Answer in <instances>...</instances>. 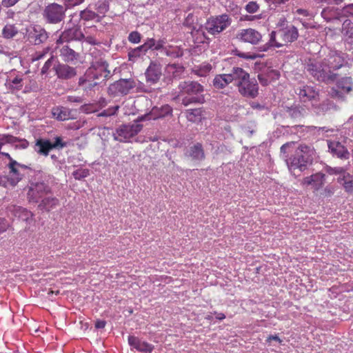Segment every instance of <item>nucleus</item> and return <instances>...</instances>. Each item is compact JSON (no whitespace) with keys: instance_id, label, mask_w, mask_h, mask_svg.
Masks as SVG:
<instances>
[{"instance_id":"2f4dec72","label":"nucleus","mask_w":353,"mask_h":353,"mask_svg":"<svg viewBox=\"0 0 353 353\" xmlns=\"http://www.w3.org/2000/svg\"><path fill=\"white\" fill-rule=\"evenodd\" d=\"M39 202V208L46 212H50L59 204V199L54 196H44Z\"/></svg>"},{"instance_id":"5fc2aeb1","label":"nucleus","mask_w":353,"mask_h":353,"mask_svg":"<svg viewBox=\"0 0 353 353\" xmlns=\"http://www.w3.org/2000/svg\"><path fill=\"white\" fill-rule=\"evenodd\" d=\"M155 46V40L153 38L148 39L143 45H141V48L143 50L145 53L148 52V50L152 49V48H154Z\"/></svg>"},{"instance_id":"dca6fc26","label":"nucleus","mask_w":353,"mask_h":353,"mask_svg":"<svg viewBox=\"0 0 353 353\" xmlns=\"http://www.w3.org/2000/svg\"><path fill=\"white\" fill-rule=\"evenodd\" d=\"M96 75L93 72V69L88 68L85 74L79 78V86L85 92L92 90L99 83V80L96 78Z\"/></svg>"},{"instance_id":"6ab92c4d","label":"nucleus","mask_w":353,"mask_h":353,"mask_svg":"<svg viewBox=\"0 0 353 353\" xmlns=\"http://www.w3.org/2000/svg\"><path fill=\"white\" fill-rule=\"evenodd\" d=\"M65 10L62 6L52 3L46 7L45 16L50 23H56L60 22L64 16Z\"/></svg>"},{"instance_id":"680f3d73","label":"nucleus","mask_w":353,"mask_h":353,"mask_svg":"<svg viewBox=\"0 0 353 353\" xmlns=\"http://www.w3.org/2000/svg\"><path fill=\"white\" fill-rule=\"evenodd\" d=\"M71 30H75L72 32V35L73 40H80L84 37L83 33L77 28H70Z\"/></svg>"},{"instance_id":"774afa93","label":"nucleus","mask_w":353,"mask_h":353,"mask_svg":"<svg viewBox=\"0 0 353 353\" xmlns=\"http://www.w3.org/2000/svg\"><path fill=\"white\" fill-rule=\"evenodd\" d=\"M106 325V322L103 320H97L95 323V327L97 329L104 328Z\"/></svg>"},{"instance_id":"f257e3e1","label":"nucleus","mask_w":353,"mask_h":353,"mask_svg":"<svg viewBox=\"0 0 353 353\" xmlns=\"http://www.w3.org/2000/svg\"><path fill=\"white\" fill-rule=\"evenodd\" d=\"M296 142L290 141L283 144L281 148V154L285 159L290 170H305L307 165L313 161V150L306 145L301 144L295 148Z\"/></svg>"},{"instance_id":"a211bd4d","label":"nucleus","mask_w":353,"mask_h":353,"mask_svg":"<svg viewBox=\"0 0 353 353\" xmlns=\"http://www.w3.org/2000/svg\"><path fill=\"white\" fill-rule=\"evenodd\" d=\"M146 82L150 85L157 83L162 76V66L157 61H151L145 72Z\"/></svg>"},{"instance_id":"a18cd8bd","label":"nucleus","mask_w":353,"mask_h":353,"mask_svg":"<svg viewBox=\"0 0 353 353\" xmlns=\"http://www.w3.org/2000/svg\"><path fill=\"white\" fill-rule=\"evenodd\" d=\"M74 31V30H71L70 29H68L63 32L60 35L59 39L57 41V44L62 43L63 42H68L71 40H73L72 34Z\"/></svg>"},{"instance_id":"69168bd1","label":"nucleus","mask_w":353,"mask_h":353,"mask_svg":"<svg viewBox=\"0 0 353 353\" xmlns=\"http://www.w3.org/2000/svg\"><path fill=\"white\" fill-rule=\"evenodd\" d=\"M265 1L267 3L274 4L276 6H279L281 4H284L285 3L288 1V0H265Z\"/></svg>"},{"instance_id":"0e129e2a","label":"nucleus","mask_w":353,"mask_h":353,"mask_svg":"<svg viewBox=\"0 0 353 353\" xmlns=\"http://www.w3.org/2000/svg\"><path fill=\"white\" fill-rule=\"evenodd\" d=\"M20 0H2L1 4L5 8H9V7L14 6Z\"/></svg>"},{"instance_id":"a878e982","label":"nucleus","mask_w":353,"mask_h":353,"mask_svg":"<svg viewBox=\"0 0 353 353\" xmlns=\"http://www.w3.org/2000/svg\"><path fill=\"white\" fill-rule=\"evenodd\" d=\"M34 150L39 154L47 157L52 150L51 141L48 139H38L35 141Z\"/></svg>"},{"instance_id":"4d7b16f0","label":"nucleus","mask_w":353,"mask_h":353,"mask_svg":"<svg viewBox=\"0 0 353 353\" xmlns=\"http://www.w3.org/2000/svg\"><path fill=\"white\" fill-rule=\"evenodd\" d=\"M49 51H50V48H44L41 51L36 52V53L34 54V55L32 58V60L38 61V60L43 59L46 56V54L49 52Z\"/></svg>"},{"instance_id":"f704fd0d","label":"nucleus","mask_w":353,"mask_h":353,"mask_svg":"<svg viewBox=\"0 0 353 353\" xmlns=\"http://www.w3.org/2000/svg\"><path fill=\"white\" fill-rule=\"evenodd\" d=\"M341 14L337 9L333 8H324L321 12L322 17L327 21H331L334 19H339Z\"/></svg>"},{"instance_id":"8fccbe9b","label":"nucleus","mask_w":353,"mask_h":353,"mask_svg":"<svg viewBox=\"0 0 353 353\" xmlns=\"http://www.w3.org/2000/svg\"><path fill=\"white\" fill-rule=\"evenodd\" d=\"M119 109V105H114L112 107H110V108L103 110V112H101L100 115L103 116V117H110L112 115H114L117 114Z\"/></svg>"},{"instance_id":"4c0bfd02","label":"nucleus","mask_w":353,"mask_h":353,"mask_svg":"<svg viewBox=\"0 0 353 353\" xmlns=\"http://www.w3.org/2000/svg\"><path fill=\"white\" fill-rule=\"evenodd\" d=\"M165 54L172 58L181 57L183 54L182 48L179 46H168L164 48Z\"/></svg>"},{"instance_id":"f8f14e48","label":"nucleus","mask_w":353,"mask_h":353,"mask_svg":"<svg viewBox=\"0 0 353 353\" xmlns=\"http://www.w3.org/2000/svg\"><path fill=\"white\" fill-rule=\"evenodd\" d=\"M299 99L304 103L318 101L319 100V92L315 86L303 85L295 90Z\"/></svg>"},{"instance_id":"5701e85b","label":"nucleus","mask_w":353,"mask_h":353,"mask_svg":"<svg viewBox=\"0 0 353 353\" xmlns=\"http://www.w3.org/2000/svg\"><path fill=\"white\" fill-rule=\"evenodd\" d=\"M325 175L321 172H317L310 176L305 177L302 181L303 185H312L314 190L321 188L325 182Z\"/></svg>"},{"instance_id":"f3484780","label":"nucleus","mask_w":353,"mask_h":353,"mask_svg":"<svg viewBox=\"0 0 353 353\" xmlns=\"http://www.w3.org/2000/svg\"><path fill=\"white\" fill-rule=\"evenodd\" d=\"M328 70H337L341 68L345 62L344 54L341 52H331L324 59Z\"/></svg>"},{"instance_id":"cd10ccee","label":"nucleus","mask_w":353,"mask_h":353,"mask_svg":"<svg viewBox=\"0 0 353 353\" xmlns=\"http://www.w3.org/2000/svg\"><path fill=\"white\" fill-rule=\"evenodd\" d=\"M280 74L278 71L266 68L265 72L259 73L257 76L259 83L262 85H268L272 81L278 79Z\"/></svg>"},{"instance_id":"37998d69","label":"nucleus","mask_w":353,"mask_h":353,"mask_svg":"<svg viewBox=\"0 0 353 353\" xmlns=\"http://www.w3.org/2000/svg\"><path fill=\"white\" fill-rule=\"evenodd\" d=\"M21 141L18 137H14L11 134H3L1 137L0 138V150H1V148L3 145L7 143H15L17 142H19Z\"/></svg>"},{"instance_id":"473e14b6","label":"nucleus","mask_w":353,"mask_h":353,"mask_svg":"<svg viewBox=\"0 0 353 353\" xmlns=\"http://www.w3.org/2000/svg\"><path fill=\"white\" fill-rule=\"evenodd\" d=\"M60 56L64 61L70 62L77 60L79 55L68 46H64L60 50Z\"/></svg>"},{"instance_id":"7c9ffc66","label":"nucleus","mask_w":353,"mask_h":353,"mask_svg":"<svg viewBox=\"0 0 353 353\" xmlns=\"http://www.w3.org/2000/svg\"><path fill=\"white\" fill-rule=\"evenodd\" d=\"M52 114L54 118L59 121H66L73 119L72 111L63 106H58L52 108Z\"/></svg>"},{"instance_id":"4468645a","label":"nucleus","mask_w":353,"mask_h":353,"mask_svg":"<svg viewBox=\"0 0 353 353\" xmlns=\"http://www.w3.org/2000/svg\"><path fill=\"white\" fill-rule=\"evenodd\" d=\"M135 121L134 123L123 125L117 130V134L120 141H128L130 139L136 136L143 128V125Z\"/></svg>"},{"instance_id":"4be33fe9","label":"nucleus","mask_w":353,"mask_h":353,"mask_svg":"<svg viewBox=\"0 0 353 353\" xmlns=\"http://www.w3.org/2000/svg\"><path fill=\"white\" fill-rule=\"evenodd\" d=\"M330 152L341 159H348L350 152L339 141H328L327 143Z\"/></svg>"},{"instance_id":"c85d7f7f","label":"nucleus","mask_w":353,"mask_h":353,"mask_svg":"<svg viewBox=\"0 0 353 353\" xmlns=\"http://www.w3.org/2000/svg\"><path fill=\"white\" fill-rule=\"evenodd\" d=\"M184 72V68L180 64H168L164 70V75L168 78H179Z\"/></svg>"},{"instance_id":"9d476101","label":"nucleus","mask_w":353,"mask_h":353,"mask_svg":"<svg viewBox=\"0 0 353 353\" xmlns=\"http://www.w3.org/2000/svg\"><path fill=\"white\" fill-rule=\"evenodd\" d=\"M135 86L136 82L134 79H121L109 85L108 92L112 97L126 95Z\"/></svg>"},{"instance_id":"6e6d98bb","label":"nucleus","mask_w":353,"mask_h":353,"mask_svg":"<svg viewBox=\"0 0 353 353\" xmlns=\"http://www.w3.org/2000/svg\"><path fill=\"white\" fill-rule=\"evenodd\" d=\"M341 14L345 17H353V3L344 6L341 10Z\"/></svg>"},{"instance_id":"79ce46f5","label":"nucleus","mask_w":353,"mask_h":353,"mask_svg":"<svg viewBox=\"0 0 353 353\" xmlns=\"http://www.w3.org/2000/svg\"><path fill=\"white\" fill-rule=\"evenodd\" d=\"M145 54V52L142 50L141 46H139L128 52V59L131 61H135L137 58L141 57L142 55Z\"/></svg>"},{"instance_id":"de8ad7c7","label":"nucleus","mask_w":353,"mask_h":353,"mask_svg":"<svg viewBox=\"0 0 353 353\" xmlns=\"http://www.w3.org/2000/svg\"><path fill=\"white\" fill-rule=\"evenodd\" d=\"M81 18L87 21L94 19L99 21V14L95 13L94 12L89 10H85L81 12Z\"/></svg>"},{"instance_id":"338daca9","label":"nucleus","mask_w":353,"mask_h":353,"mask_svg":"<svg viewBox=\"0 0 353 353\" xmlns=\"http://www.w3.org/2000/svg\"><path fill=\"white\" fill-rule=\"evenodd\" d=\"M271 341H275L279 342V343H282V340L277 335H270L267 339V342H270Z\"/></svg>"},{"instance_id":"412c9836","label":"nucleus","mask_w":353,"mask_h":353,"mask_svg":"<svg viewBox=\"0 0 353 353\" xmlns=\"http://www.w3.org/2000/svg\"><path fill=\"white\" fill-rule=\"evenodd\" d=\"M236 67L233 68L228 74H217L213 80V85L217 89H222L230 83L234 84Z\"/></svg>"},{"instance_id":"49530a36","label":"nucleus","mask_w":353,"mask_h":353,"mask_svg":"<svg viewBox=\"0 0 353 353\" xmlns=\"http://www.w3.org/2000/svg\"><path fill=\"white\" fill-rule=\"evenodd\" d=\"M72 175L76 180H81L90 175L88 169H79L72 172Z\"/></svg>"},{"instance_id":"603ef678","label":"nucleus","mask_w":353,"mask_h":353,"mask_svg":"<svg viewBox=\"0 0 353 353\" xmlns=\"http://www.w3.org/2000/svg\"><path fill=\"white\" fill-rule=\"evenodd\" d=\"M141 34L137 31H133L128 36V41L132 43H139L141 41Z\"/></svg>"},{"instance_id":"423d86ee","label":"nucleus","mask_w":353,"mask_h":353,"mask_svg":"<svg viewBox=\"0 0 353 353\" xmlns=\"http://www.w3.org/2000/svg\"><path fill=\"white\" fill-rule=\"evenodd\" d=\"M298 37V30L292 26L279 30L278 32L272 31L270 34L269 44L273 47H281L288 43L296 40Z\"/></svg>"},{"instance_id":"13d9d810","label":"nucleus","mask_w":353,"mask_h":353,"mask_svg":"<svg viewBox=\"0 0 353 353\" xmlns=\"http://www.w3.org/2000/svg\"><path fill=\"white\" fill-rule=\"evenodd\" d=\"M53 59H54V57L52 55L50 57V58H49L46 61L45 64L43 65V66L41 68V72L42 74H47L48 72V70H49L50 68L52 65Z\"/></svg>"},{"instance_id":"f03ea898","label":"nucleus","mask_w":353,"mask_h":353,"mask_svg":"<svg viewBox=\"0 0 353 353\" xmlns=\"http://www.w3.org/2000/svg\"><path fill=\"white\" fill-rule=\"evenodd\" d=\"M305 68L316 81L326 83L334 82L339 77L338 73L328 70L323 59H309Z\"/></svg>"},{"instance_id":"c03bdc74","label":"nucleus","mask_w":353,"mask_h":353,"mask_svg":"<svg viewBox=\"0 0 353 353\" xmlns=\"http://www.w3.org/2000/svg\"><path fill=\"white\" fill-rule=\"evenodd\" d=\"M351 178V175L348 173H346L343 178V180L344 181L343 185L345 191L347 192H353V181L350 179Z\"/></svg>"},{"instance_id":"ea45409f","label":"nucleus","mask_w":353,"mask_h":353,"mask_svg":"<svg viewBox=\"0 0 353 353\" xmlns=\"http://www.w3.org/2000/svg\"><path fill=\"white\" fill-rule=\"evenodd\" d=\"M341 32L344 36L353 39V22L350 19H345L342 24Z\"/></svg>"},{"instance_id":"1a4fd4ad","label":"nucleus","mask_w":353,"mask_h":353,"mask_svg":"<svg viewBox=\"0 0 353 353\" xmlns=\"http://www.w3.org/2000/svg\"><path fill=\"white\" fill-rule=\"evenodd\" d=\"M51 193L52 189L46 183L32 182L28 187L27 199L30 203H37L44 196Z\"/></svg>"},{"instance_id":"58836bf2","label":"nucleus","mask_w":353,"mask_h":353,"mask_svg":"<svg viewBox=\"0 0 353 353\" xmlns=\"http://www.w3.org/2000/svg\"><path fill=\"white\" fill-rule=\"evenodd\" d=\"M18 32V28L14 24L7 23L2 30V35L4 38L11 39L15 37Z\"/></svg>"},{"instance_id":"052dcab7","label":"nucleus","mask_w":353,"mask_h":353,"mask_svg":"<svg viewBox=\"0 0 353 353\" xmlns=\"http://www.w3.org/2000/svg\"><path fill=\"white\" fill-rule=\"evenodd\" d=\"M48 38L47 33L44 30H41L40 32L36 36L35 42L37 43H42Z\"/></svg>"},{"instance_id":"e433bc0d","label":"nucleus","mask_w":353,"mask_h":353,"mask_svg":"<svg viewBox=\"0 0 353 353\" xmlns=\"http://www.w3.org/2000/svg\"><path fill=\"white\" fill-rule=\"evenodd\" d=\"M212 65L209 63H203L198 66H195L193 72L198 76L206 77L212 70Z\"/></svg>"},{"instance_id":"b1692460","label":"nucleus","mask_w":353,"mask_h":353,"mask_svg":"<svg viewBox=\"0 0 353 353\" xmlns=\"http://www.w3.org/2000/svg\"><path fill=\"white\" fill-rule=\"evenodd\" d=\"M54 70L59 79H69L77 74L76 69L66 64H58Z\"/></svg>"},{"instance_id":"3c124183","label":"nucleus","mask_w":353,"mask_h":353,"mask_svg":"<svg viewBox=\"0 0 353 353\" xmlns=\"http://www.w3.org/2000/svg\"><path fill=\"white\" fill-rule=\"evenodd\" d=\"M249 13H255L259 10V6L256 1H250L245 8Z\"/></svg>"},{"instance_id":"393cba45","label":"nucleus","mask_w":353,"mask_h":353,"mask_svg":"<svg viewBox=\"0 0 353 353\" xmlns=\"http://www.w3.org/2000/svg\"><path fill=\"white\" fill-rule=\"evenodd\" d=\"M13 214L28 224H31L34 221V214L26 208L20 206H13L10 210Z\"/></svg>"},{"instance_id":"39448f33","label":"nucleus","mask_w":353,"mask_h":353,"mask_svg":"<svg viewBox=\"0 0 353 353\" xmlns=\"http://www.w3.org/2000/svg\"><path fill=\"white\" fill-rule=\"evenodd\" d=\"M6 88L12 92L21 90L25 86V92L37 88V83L27 76L26 72H11L7 75L5 83Z\"/></svg>"},{"instance_id":"bb28decb","label":"nucleus","mask_w":353,"mask_h":353,"mask_svg":"<svg viewBox=\"0 0 353 353\" xmlns=\"http://www.w3.org/2000/svg\"><path fill=\"white\" fill-rule=\"evenodd\" d=\"M128 343L132 347L137 350L139 352L146 353L151 352L153 349L152 345L146 342L141 341L134 336H130L128 337Z\"/></svg>"},{"instance_id":"6e6552de","label":"nucleus","mask_w":353,"mask_h":353,"mask_svg":"<svg viewBox=\"0 0 353 353\" xmlns=\"http://www.w3.org/2000/svg\"><path fill=\"white\" fill-rule=\"evenodd\" d=\"M231 24V19L226 14L210 17L205 23L204 29L212 35L219 34Z\"/></svg>"},{"instance_id":"a19ab883","label":"nucleus","mask_w":353,"mask_h":353,"mask_svg":"<svg viewBox=\"0 0 353 353\" xmlns=\"http://www.w3.org/2000/svg\"><path fill=\"white\" fill-rule=\"evenodd\" d=\"M234 54L239 58H242L247 60H254L257 58L263 57L264 56L263 54H260L254 52H243L237 49L234 50Z\"/></svg>"},{"instance_id":"7ed1b4c3","label":"nucleus","mask_w":353,"mask_h":353,"mask_svg":"<svg viewBox=\"0 0 353 353\" xmlns=\"http://www.w3.org/2000/svg\"><path fill=\"white\" fill-rule=\"evenodd\" d=\"M178 97H183L181 103L185 106L191 103H203L204 99L199 94L203 92V86L194 81H185L178 86Z\"/></svg>"},{"instance_id":"c756f323","label":"nucleus","mask_w":353,"mask_h":353,"mask_svg":"<svg viewBox=\"0 0 353 353\" xmlns=\"http://www.w3.org/2000/svg\"><path fill=\"white\" fill-rule=\"evenodd\" d=\"M188 156L194 161H203L205 158V152L201 143H196L190 147Z\"/></svg>"},{"instance_id":"ddd939ff","label":"nucleus","mask_w":353,"mask_h":353,"mask_svg":"<svg viewBox=\"0 0 353 353\" xmlns=\"http://www.w3.org/2000/svg\"><path fill=\"white\" fill-rule=\"evenodd\" d=\"M236 38L241 42L257 45L261 41L262 35L255 29L249 28L239 30L236 34Z\"/></svg>"},{"instance_id":"c9c22d12","label":"nucleus","mask_w":353,"mask_h":353,"mask_svg":"<svg viewBox=\"0 0 353 353\" xmlns=\"http://www.w3.org/2000/svg\"><path fill=\"white\" fill-rule=\"evenodd\" d=\"M203 110L201 108L190 109L186 110V117L188 121L195 123L200 121L202 118Z\"/></svg>"},{"instance_id":"e2e57ef3","label":"nucleus","mask_w":353,"mask_h":353,"mask_svg":"<svg viewBox=\"0 0 353 353\" xmlns=\"http://www.w3.org/2000/svg\"><path fill=\"white\" fill-rule=\"evenodd\" d=\"M194 23V15L192 14H188V15L185 17L183 25L185 26L191 28Z\"/></svg>"},{"instance_id":"2eb2a0df","label":"nucleus","mask_w":353,"mask_h":353,"mask_svg":"<svg viewBox=\"0 0 353 353\" xmlns=\"http://www.w3.org/2000/svg\"><path fill=\"white\" fill-rule=\"evenodd\" d=\"M172 113V108L169 105H164L161 108L154 107L149 113L139 117L137 119V121L141 122L146 120H156L171 115Z\"/></svg>"},{"instance_id":"72a5a7b5","label":"nucleus","mask_w":353,"mask_h":353,"mask_svg":"<svg viewBox=\"0 0 353 353\" xmlns=\"http://www.w3.org/2000/svg\"><path fill=\"white\" fill-rule=\"evenodd\" d=\"M192 34L195 43L198 44L209 42L210 39L207 37L203 28H200L197 30L194 28Z\"/></svg>"},{"instance_id":"09e8293b","label":"nucleus","mask_w":353,"mask_h":353,"mask_svg":"<svg viewBox=\"0 0 353 353\" xmlns=\"http://www.w3.org/2000/svg\"><path fill=\"white\" fill-rule=\"evenodd\" d=\"M325 171L329 174H344V175H345L346 174L345 170L342 167L332 168L330 166H326Z\"/></svg>"},{"instance_id":"864d4df0","label":"nucleus","mask_w":353,"mask_h":353,"mask_svg":"<svg viewBox=\"0 0 353 353\" xmlns=\"http://www.w3.org/2000/svg\"><path fill=\"white\" fill-rule=\"evenodd\" d=\"M97 12L101 14H104L108 10V3L105 1L99 2L95 5Z\"/></svg>"},{"instance_id":"9b49d317","label":"nucleus","mask_w":353,"mask_h":353,"mask_svg":"<svg viewBox=\"0 0 353 353\" xmlns=\"http://www.w3.org/2000/svg\"><path fill=\"white\" fill-rule=\"evenodd\" d=\"M7 167L9 170L8 172V180L12 185H16L23 178V174L22 170L30 169V168L24 164H21L17 161L8 163Z\"/></svg>"},{"instance_id":"20e7f679","label":"nucleus","mask_w":353,"mask_h":353,"mask_svg":"<svg viewBox=\"0 0 353 353\" xmlns=\"http://www.w3.org/2000/svg\"><path fill=\"white\" fill-rule=\"evenodd\" d=\"M234 85L244 97L254 99L259 94V86L255 80H251L250 74L241 68L236 67Z\"/></svg>"},{"instance_id":"aec40b11","label":"nucleus","mask_w":353,"mask_h":353,"mask_svg":"<svg viewBox=\"0 0 353 353\" xmlns=\"http://www.w3.org/2000/svg\"><path fill=\"white\" fill-rule=\"evenodd\" d=\"M88 69H93V72L96 74L99 81L105 80L110 76V71L108 70V63L102 58L92 62L91 66Z\"/></svg>"},{"instance_id":"bf43d9fd","label":"nucleus","mask_w":353,"mask_h":353,"mask_svg":"<svg viewBox=\"0 0 353 353\" xmlns=\"http://www.w3.org/2000/svg\"><path fill=\"white\" fill-rule=\"evenodd\" d=\"M52 150L57 148H63L66 146V143L62 141V139L60 137H57L54 143L51 142Z\"/></svg>"},{"instance_id":"0eeeda50","label":"nucleus","mask_w":353,"mask_h":353,"mask_svg":"<svg viewBox=\"0 0 353 353\" xmlns=\"http://www.w3.org/2000/svg\"><path fill=\"white\" fill-rule=\"evenodd\" d=\"M336 87L331 88L329 95L331 98L344 101L345 94H350L353 91V79L351 77L345 76L335 81Z\"/></svg>"}]
</instances>
